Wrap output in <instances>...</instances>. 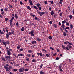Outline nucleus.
Returning a JSON list of instances; mask_svg holds the SVG:
<instances>
[{
  "label": "nucleus",
  "instance_id": "1",
  "mask_svg": "<svg viewBox=\"0 0 74 74\" xmlns=\"http://www.w3.org/2000/svg\"><path fill=\"white\" fill-rule=\"evenodd\" d=\"M65 48L67 50L70 51V49H71V48H72V46L68 45H67V47H66Z\"/></svg>",
  "mask_w": 74,
  "mask_h": 74
},
{
  "label": "nucleus",
  "instance_id": "2",
  "mask_svg": "<svg viewBox=\"0 0 74 74\" xmlns=\"http://www.w3.org/2000/svg\"><path fill=\"white\" fill-rule=\"evenodd\" d=\"M29 34H30L31 36H34V34H35L34 31H32L31 32H29Z\"/></svg>",
  "mask_w": 74,
  "mask_h": 74
},
{
  "label": "nucleus",
  "instance_id": "3",
  "mask_svg": "<svg viewBox=\"0 0 74 74\" xmlns=\"http://www.w3.org/2000/svg\"><path fill=\"white\" fill-rule=\"evenodd\" d=\"M3 43V44L4 45H6V44H10V43L9 41H5L4 42V41H3L2 42Z\"/></svg>",
  "mask_w": 74,
  "mask_h": 74
},
{
  "label": "nucleus",
  "instance_id": "4",
  "mask_svg": "<svg viewBox=\"0 0 74 74\" xmlns=\"http://www.w3.org/2000/svg\"><path fill=\"white\" fill-rule=\"evenodd\" d=\"M38 13L39 14L40 16H42V15L45 14V12H41L39 11L38 12Z\"/></svg>",
  "mask_w": 74,
  "mask_h": 74
},
{
  "label": "nucleus",
  "instance_id": "5",
  "mask_svg": "<svg viewBox=\"0 0 74 74\" xmlns=\"http://www.w3.org/2000/svg\"><path fill=\"white\" fill-rule=\"evenodd\" d=\"M4 69H6V71L8 72L9 71V72H10V69L8 67H6V66H4Z\"/></svg>",
  "mask_w": 74,
  "mask_h": 74
},
{
  "label": "nucleus",
  "instance_id": "6",
  "mask_svg": "<svg viewBox=\"0 0 74 74\" xmlns=\"http://www.w3.org/2000/svg\"><path fill=\"white\" fill-rule=\"evenodd\" d=\"M25 68H22L21 69H19V72H22L25 71Z\"/></svg>",
  "mask_w": 74,
  "mask_h": 74
},
{
  "label": "nucleus",
  "instance_id": "7",
  "mask_svg": "<svg viewBox=\"0 0 74 74\" xmlns=\"http://www.w3.org/2000/svg\"><path fill=\"white\" fill-rule=\"evenodd\" d=\"M14 31L12 30L11 32H10L8 33V34L10 36L12 34H14Z\"/></svg>",
  "mask_w": 74,
  "mask_h": 74
},
{
  "label": "nucleus",
  "instance_id": "8",
  "mask_svg": "<svg viewBox=\"0 0 74 74\" xmlns=\"http://www.w3.org/2000/svg\"><path fill=\"white\" fill-rule=\"evenodd\" d=\"M7 55L9 56H10L11 53V52L9 51V50H7Z\"/></svg>",
  "mask_w": 74,
  "mask_h": 74
},
{
  "label": "nucleus",
  "instance_id": "9",
  "mask_svg": "<svg viewBox=\"0 0 74 74\" xmlns=\"http://www.w3.org/2000/svg\"><path fill=\"white\" fill-rule=\"evenodd\" d=\"M5 58L6 59H10V56H6Z\"/></svg>",
  "mask_w": 74,
  "mask_h": 74
},
{
  "label": "nucleus",
  "instance_id": "10",
  "mask_svg": "<svg viewBox=\"0 0 74 74\" xmlns=\"http://www.w3.org/2000/svg\"><path fill=\"white\" fill-rule=\"evenodd\" d=\"M53 26L55 28H57L58 27V25L56 24H54Z\"/></svg>",
  "mask_w": 74,
  "mask_h": 74
},
{
  "label": "nucleus",
  "instance_id": "11",
  "mask_svg": "<svg viewBox=\"0 0 74 74\" xmlns=\"http://www.w3.org/2000/svg\"><path fill=\"white\" fill-rule=\"evenodd\" d=\"M9 34L7 33L6 34V38H7V39H8V38L9 37Z\"/></svg>",
  "mask_w": 74,
  "mask_h": 74
},
{
  "label": "nucleus",
  "instance_id": "12",
  "mask_svg": "<svg viewBox=\"0 0 74 74\" xmlns=\"http://www.w3.org/2000/svg\"><path fill=\"white\" fill-rule=\"evenodd\" d=\"M37 55H38V56H39V55H40V56H42V53H37Z\"/></svg>",
  "mask_w": 74,
  "mask_h": 74
},
{
  "label": "nucleus",
  "instance_id": "13",
  "mask_svg": "<svg viewBox=\"0 0 74 74\" xmlns=\"http://www.w3.org/2000/svg\"><path fill=\"white\" fill-rule=\"evenodd\" d=\"M15 19H18V15L16 14H15Z\"/></svg>",
  "mask_w": 74,
  "mask_h": 74
},
{
  "label": "nucleus",
  "instance_id": "14",
  "mask_svg": "<svg viewBox=\"0 0 74 74\" xmlns=\"http://www.w3.org/2000/svg\"><path fill=\"white\" fill-rule=\"evenodd\" d=\"M12 71H14V72H16V71H18V69H14L12 70Z\"/></svg>",
  "mask_w": 74,
  "mask_h": 74
},
{
  "label": "nucleus",
  "instance_id": "15",
  "mask_svg": "<svg viewBox=\"0 0 74 74\" xmlns=\"http://www.w3.org/2000/svg\"><path fill=\"white\" fill-rule=\"evenodd\" d=\"M51 15H53L54 14V12L53 11H52L51 12Z\"/></svg>",
  "mask_w": 74,
  "mask_h": 74
},
{
  "label": "nucleus",
  "instance_id": "16",
  "mask_svg": "<svg viewBox=\"0 0 74 74\" xmlns=\"http://www.w3.org/2000/svg\"><path fill=\"white\" fill-rule=\"evenodd\" d=\"M64 27H65V25H64V24H62V25L61 26L62 28V29H64Z\"/></svg>",
  "mask_w": 74,
  "mask_h": 74
},
{
  "label": "nucleus",
  "instance_id": "17",
  "mask_svg": "<svg viewBox=\"0 0 74 74\" xmlns=\"http://www.w3.org/2000/svg\"><path fill=\"white\" fill-rule=\"evenodd\" d=\"M63 35L65 36H67V34L66 33V32H63Z\"/></svg>",
  "mask_w": 74,
  "mask_h": 74
},
{
  "label": "nucleus",
  "instance_id": "18",
  "mask_svg": "<svg viewBox=\"0 0 74 74\" xmlns=\"http://www.w3.org/2000/svg\"><path fill=\"white\" fill-rule=\"evenodd\" d=\"M21 30V31H23H23H24V30H25V28H24V27H22Z\"/></svg>",
  "mask_w": 74,
  "mask_h": 74
},
{
  "label": "nucleus",
  "instance_id": "19",
  "mask_svg": "<svg viewBox=\"0 0 74 74\" xmlns=\"http://www.w3.org/2000/svg\"><path fill=\"white\" fill-rule=\"evenodd\" d=\"M9 7L10 8H11L12 9L13 8V7L11 5V4H10L9 5Z\"/></svg>",
  "mask_w": 74,
  "mask_h": 74
},
{
  "label": "nucleus",
  "instance_id": "20",
  "mask_svg": "<svg viewBox=\"0 0 74 74\" xmlns=\"http://www.w3.org/2000/svg\"><path fill=\"white\" fill-rule=\"evenodd\" d=\"M66 42H67V43L69 44L70 45H73V44L71 43V42H68V41H67Z\"/></svg>",
  "mask_w": 74,
  "mask_h": 74
},
{
  "label": "nucleus",
  "instance_id": "21",
  "mask_svg": "<svg viewBox=\"0 0 74 74\" xmlns=\"http://www.w3.org/2000/svg\"><path fill=\"white\" fill-rule=\"evenodd\" d=\"M70 27L71 29H73V25H72V24L70 25Z\"/></svg>",
  "mask_w": 74,
  "mask_h": 74
},
{
  "label": "nucleus",
  "instance_id": "22",
  "mask_svg": "<svg viewBox=\"0 0 74 74\" xmlns=\"http://www.w3.org/2000/svg\"><path fill=\"white\" fill-rule=\"evenodd\" d=\"M27 9L28 10H31V8H30V7L28 6L27 7Z\"/></svg>",
  "mask_w": 74,
  "mask_h": 74
},
{
  "label": "nucleus",
  "instance_id": "23",
  "mask_svg": "<svg viewBox=\"0 0 74 74\" xmlns=\"http://www.w3.org/2000/svg\"><path fill=\"white\" fill-rule=\"evenodd\" d=\"M27 55L28 56V58H31V57H32V56L30 54H27Z\"/></svg>",
  "mask_w": 74,
  "mask_h": 74
},
{
  "label": "nucleus",
  "instance_id": "24",
  "mask_svg": "<svg viewBox=\"0 0 74 74\" xmlns=\"http://www.w3.org/2000/svg\"><path fill=\"white\" fill-rule=\"evenodd\" d=\"M48 38L49 40H52V36H49L48 37Z\"/></svg>",
  "mask_w": 74,
  "mask_h": 74
},
{
  "label": "nucleus",
  "instance_id": "25",
  "mask_svg": "<svg viewBox=\"0 0 74 74\" xmlns=\"http://www.w3.org/2000/svg\"><path fill=\"white\" fill-rule=\"evenodd\" d=\"M32 44H36V41L34 40L32 42Z\"/></svg>",
  "mask_w": 74,
  "mask_h": 74
},
{
  "label": "nucleus",
  "instance_id": "26",
  "mask_svg": "<svg viewBox=\"0 0 74 74\" xmlns=\"http://www.w3.org/2000/svg\"><path fill=\"white\" fill-rule=\"evenodd\" d=\"M65 22H66V20H64V21H62V24H65Z\"/></svg>",
  "mask_w": 74,
  "mask_h": 74
},
{
  "label": "nucleus",
  "instance_id": "27",
  "mask_svg": "<svg viewBox=\"0 0 74 74\" xmlns=\"http://www.w3.org/2000/svg\"><path fill=\"white\" fill-rule=\"evenodd\" d=\"M21 48V45H18V46L17 47V49H20V48Z\"/></svg>",
  "mask_w": 74,
  "mask_h": 74
},
{
  "label": "nucleus",
  "instance_id": "28",
  "mask_svg": "<svg viewBox=\"0 0 74 74\" xmlns=\"http://www.w3.org/2000/svg\"><path fill=\"white\" fill-rule=\"evenodd\" d=\"M4 10L5 11H8V8H5Z\"/></svg>",
  "mask_w": 74,
  "mask_h": 74
},
{
  "label": "nucleus",
  "instance_id": "29",
  "mask_svg": "<svg viewBox=\"0 0 74 74\" xmlns=\"http://www.w3.org/2000/svg\"><path fill=\"white\" fill-rule=\"evenodd\" d=\"M36 5L38 7H40V4L39 3H37L36 4Z\"/></svg>",
  "mask_w": 74,
  "mask_h": 74
},
{
  "label": "nucleus",
  "instance_id": "30",
  "mask_svg": "<svg viewBox=\"0 0 74 74\" xmlns=\"http://www.w3.org/2000/svg\"><path fill=\"white\" fill-rule=\"evenodd\" d=\"M69 18L70 19H72V15L71 14L69 15Z\"/></svg>",
  "mask_w": 74,
  "mask_h": 74
},
{
  "label": "nucleus",
  "instance_id": "31",
  "mask_svg": "<svg viewBox=\"0 0 74 74\" xmlns=\"http://www.w3.org/2000/svg\"><path fill=\"white\" fill-rule=\"evenodd\" d=\"M37 41H39V42L41 41V39H40V38H37Z\"/></svg>",
  "mask_w": 74,
  "mask_h": 74
},
{
  "label": "nucleus",
  "instance_id": "32",
  "mask_svg": "<svg viewBox=\"0 0 74 74\" xmlns=\"http://www.w3.org/2000/svg\"><path fill=\"white\" fill-rule=\"evenodd\" d=\"M34 8L36 9V10H38V8L36 6H34Z\"/></svg>",
  "mask_w": 74,
  "mask_h": 74
},
{
  "label": "nucleus",
  "instance_id": "33",
  "mask_svg": "<svg viewBox=\"0 0 74 74\" xmlns=\"http://www.w3.org/2000/svg\"><path fill=\"white\" fill-rule=\"evenodd\" d=\"M62 48H63L64 49H65V50H66V48H65V46L62 45Z\"/></svg>",
  "mask_w": 74,
  "mask_h": 74
},
{
  "label": "nucleus",
  "instance_id": "34",
  "mask_svg": "<svg viewBox=\"0 0 74 74\" xmlns=\"http://www.w3.org/2000/svg\"><path fill=\"white\" fill-rule=\"evenodd\" d=\"M40 73L41 74H45V72H43V71H40Z\"/></svg>",
  "mask_w": 74,
  "mask_h": 74
},
{
  "label": "nucleus",
  "instance_id": "35",
  "mask_svg": "<svg viewBox=\"0 0 74 74\" xmlns=\"http://www.w3.org/2000/svg\"><path fill=\"white\" fill-rule=\"evenodd\" d=\"M2 60H3V61H6V60L5 59V58H2Z\"/></svg>",
  "mask_w": 74,
  "mask_h": 74
},
{
  "label": "nucleus",
  "instance_id": "36",
  "mask_svg": "<svg viewBox=\"0 0 74 74\" xmlns=\"http://www.w3.org/2000/svg\"><path fill=\"white\" fill-rule=\"evenodd\" d=\"M28 52L29 53H32V50H29L28 51Z\"/></svg>",
  "mask_w": 74,
  "mask_h": 74
},
{
  "label": "nucleus",
  "instance_id": "37",
  "mask_svg": "<svg viewBox=\"0 0 74 74\" xmlns=\"http://www.w3.org/2000/svg\"><path fill=\"white\" fill-rule=\"evenodd\" d=\"M26 61H29L30 60V59H29V58H28L26 59Z\"/></svg>",
  "mask_w": 74,
  "mask_h": 74
},
{
  "label": "nucleus",
  "instance_id": "38",
  "mask_svg": "<svg viewBox=\"0 0 74 74\" xmlns=\"http://www.w3.org/2000/svg\"><path fill=\"white\" fill-rule=\"evenodd\" d=\"M43 65H44V64H42L40 65V68H42V66H43Z\"/></svg>",
  "mask_w": 74,
  "mask_h": 74
},
{
  "label": "nucleus",
  "instance_id": "39",
  "mask_svg": "<svg viewBox=\"0 0 74 74\" xmlns=\"http://www.w3.org/2000/svg\"><path fill=\"white\" fill-rule=\"evenodd\" d=\"M60 16H62L63 15V13H60L59 14Z\"/></svg>",
  "mask_w": 74,
  "mask_h": 74
},
{
  "label": "nucleus",
  "instance_id": "40",
  "mask_svg": "<svg viewBox=\"0 0 74 74\" xmlns=\"http://www.w3.org/2000/svg\"><path fill=\"white\" fill-rule=\"evenodd\" d=\"M20 55V56H25V55L23 54L22 53H21Z\"/></svg>",
  "mask_w": 74,
  "mask_h": 74
},
{
  "label": "nucleus",
  "instance_id": "41",
  "mask_svg": "<svg viewBox=\"0 0 74 74\" xmlns=\"http://www.w3.org/2000/svg\"><path fill=\"white\" fill-rule=\"evenodd\" d=\"M44 3L45 4H47L48 3V2L47 1H44Z\"/></svg>",
  "mask_w": 74,
  "mask_h": 74
},
{
  "label": "nucleus",
  "instance_id": "42",
  "mask_svg": "<svg viewBox=\"0 0 74 74\" xmlns=\"http://www.w3.org/2000/svg\"><path fill=\"white\" fill-rule=\"evenodd\" d=\"M14 19V17L12 16V18L11 19V20L13 21Z\"/></svg>",
  "mask_w": 74,
  "mask_h": 74
},
{
  "label": "nucleus",
  "instance_id": "43",
  "mask_svg": "<svg viewBox=\"0 0 74 74\" xmlns=\"http://www.w3.org/2000/svg\"><path fill=\"white\" fill-rule=\"evenodd\" d=\"M13 21L12 20H9V22L10 23H12V22Z\"/></svg>",
  "mask_w": 74,
  "mask_h": 74
},
{
  "label": "nucleus",
  "instance_id": "44",
  "mask_svg": "<svg viewBox=\"0 0 74 74\" xmlns=\"http://www.w3.org/2000/svg\"><path fill=\"white\" fill-rule=\"evenodd\" d=\"M30 5L32 6L33 5V2H30Z\"/></svg>",
  "mask_w": 74,
  "mask_h": 74
},
{
  "label": "nucleus",
  "instance_id": "45",
  "mask_svg": "<svg viewBox=\"0 0 74 74\" xmlns=\"http://www.w3.org/2000/svg\"><path fill=\"white\" fill-rule=\"evenodd\" d=\"M32 62H36V60H35V59H33L32 60Z\"/></svg>",
  "mask_w": 74,
  "mask_h": 74
},
{
  "label": "nucleus",
  "instance_id": "46",
  "mask_svg": "<svg viewBox=\"0 0 74 74\" xmlns=\"http://www.w3.org/2000/svg\"><path fill=\"white\" fill-rule=\"evenodd\" d=\"M46 56L47 57V58H49V54H46Z\"/></svg>",
  "mask_w": 74,
  "mask_h": 74
},
{
  "label": "nucleus",
  "instance_id": "47",
  "mask_svg": "<svg viewBox=\"0 0 74 74\" xmlns=\"http://www.w3.org/2000/svg\"><path fill=\"white\" fill-rule=\"evenodd\" d=\"M4 12L3 11L1 13V14L2 15H4Z\"/></svg>",
  "mask_w": 74,
  "mask_h": 74
},
{
  "label": "nucleus",
  "instance_id": "48",
  "mask_svg": "<svg viewBox=\"0 0 74 74\" xmlns=\"http://www.w3.org/2000/svg\"><path fill=\"white\" fill-rule=\"evenodd\" d=\"M10 26L11 27H12L13 26V25L12 23H10Z\"/></svg>",
  "mask_w": 74,
  "mask_h": 74
},
{
  "label": "nucleus",
  "instance_id": "49",
  "mask_svg": "<svg viewBox=\"0 0 74 74\" xmlns=\"http://www.w3.org/2000/svg\"><path fill=\"white\" fill-rule=\"evenodd\" d=\"M7 21H8V18H6L5 19V22H7Z\"/></svg>",
  "mask_w": 74,
  "mask_h": 74
},
{
  "label": "nucleus",
  "instance_id": "50",
  "mask_svg": "<svg viewBox=\"0 0 74 74\" xmlns=\"http://www.w3.org/2000/svg\"><path fill=\"white\" fill-rule=\"evenodd\" d=\"M50 49H52V50H54L55 49H54L53 48L50 47Z\"/></svg>",
  "mask_w": 74,
  "mask_h": 74
},
{
  "label": "nucleus",
  "instance_id": "51",
  "mask_svg": "<svg viewBox=\"0 0 74 74\" xmlns=\"http://www.w3.org/2000/svg\"><path fill=\"white\" fill-rule=\"evenodd\" d=\"M4 34V32L3 31H2L1 32V34L3 35Z\"/></svg>",
  "mask_w": 74,
  "mask_h": 74
},
{
  "label": "nucleus",
  "instance_id": "52",
  "mask_svg": "<svg viewBox=\"0 0 74 74\" xmlns=\"http://www.w3.org/2000/svg\"><path fill=\"white\" fill-rule=\"evenodd\" d=\"M59 68L60 69H62V65H59Z\"/></svg>",
  "mask_w": 74,
  "mask_h": 74
},
{
  "label": "nucleus",
  "instance_id": "53",
  "mask_svg": "<svg viewBox=\"0 0 74 74\" xmlns=\"http://www.w3.org/2000/svg\"><path fill=\"white\" fill-rule=\"evenodd\" d=\"M20 51H22L23 50V49L22 48H21L20 49Z\"/></svg>",
  "mask_w": 74,
  "mask_h": 74
},
{
  "label": "nucleus",
  "instance_id": "54",
  "mask_svg": "<svg viewBox=\"0 0 74 74\" xmlns=\"http://www.w3.org/2000/svg\"><path fill=\"white\" fill-rule=\"evenodd\" d=\"M9 68H10V69L11 70L12 69V66H10Z\"/></svg>",
  "mask_w": 74,
  "mask_h": 74
},
{
  "label": "nucleus",
  "instance_id": "55",
  "mask_svg": "<svg viewBox=\"0 0 74 74\" xmlns=\"http://www.w3.org/2000/svg\"><path fill=\"white\" fill-rule=\"evenodd\" d=\"M57 52H59V49H57Z\"/></svg>",
  "mask_w": 74,
  "mask_h": 74
},
{
  "label": "nucleus",
  "instance_id": "56",
  "mask_svg": "<svg viewBox=\"0 0 74 74\" xmlns=\"http://www.w3.org/2000/svg\"><path fill=\"white\" fill-rule=\"evenodd\" d=\"M28 70H29V69L27 68H26L25 70V71H28Z\"/></svg>",
  "mask_w": 74,
  "mask_h": 74
},
{
  "label": "nucleus",
  "instance_id": "57",
  "mask_svg": "<svg viewBox=\"0 0 74 74\" xmlns=\"http://www.w3.org/2000/svg\"><path fill=\"white\" fill-rule=\"evenodd\" d=\"M72 13L73 15H74V9H73L72 11Z\"/></svg>",
  "mask_w": 74,
  "mask_h": 74
},
{
  "label": "nucleus",
  "instance_id": "58",
  "mask_svg": "<svg viewBox=\"0 0 74 74\" xmlns=\"http://www.w3.org/2000/svg\"><path fill=\"white\" fill-rule=\"evenodd\" d=\"M59 71H63V69H60L59 70Z\"/></svg>",
  "mask_w": 74,
  "mask_h": 74
},
{
  "label": "nucleus",
  "instance_id": "59",
  "mask_svg": "<svg viewBox=\"0 0 74 74\" xmlns=\"http://www.w3.org/2000/svg\"><path fill=\"white\" fill-rule=\"evenodd\" d=\"M20 4L21 5H22V4H23V3H22V1H20Z\"/></svg>",
  "mask_w": 74,
  "mask_h": 74
},
{
  "label": "nucleus",
  "instance_id": "60",
  "mask_svg": "<svg viewBox=\"0 0 74 74\" xmlns=\"http://www.w3.org/2000/svg\"><path fill=\"white\" fill-rule=\"evenodd\" d=\"M9 52H11L12 51V49H9Z\"/></svg>",
  "mask_w": 74,
  "mask_h": 74
},
{
  "label": "nucleus",
  "instance_id": "61",
  "mask_svg": "<svg viewBox=\"0 0 74 74\" xmlns=\"http://www.w3.org/2000/svg\"><path fill=\"white\" fill-rule=\"evenodd\" d=\"M62 2L61 1H60L59 2V4H62Z\"/></svg>",
  "mask_w": 74,
  "mask_h": 74
},
{
  "label": "nucleus",
  "instance_id": "62",
  "mask_svg": "<svg viewBox=\"0 0 74 74\" xmlns=\"http://www.w3.org/2000/svg\"><path fill=\"white\" fill-rule=\"evenodd\" d=\"M66 25H68V26H69V24L67 22H66Z\"/></svg>",
  "mask_w": 74,
  "mask_h": 74
},
{
  "label": "nucleus",
  "instance_id": "63",
  "mask_svg": "<svg viewBox=\"0 0 74 74\" xmlns=\"http://www.w3.org/2000/svg\"><path fill=\"white\" fill-rule=\"evenodd\" d=\"M59 57H56V60H59Z\"/></svg>",
  "mask_w": 74,
  "mask_h": 74
},
{
  "label": "nucleus",
  "instance_id": "64",
  "mask_svg": "<svg viewBox=\"0 0 74 74\" xmlns=\"http://www.w3.org/2000/svg\"><path fill=\"white\" fill-rule=\"evenodd\" d=\"M49 10H52V8L51 7L49 8Z\"/></svg>",
  "mask_w": 74,
  "mask_h": 74
}]
</instances>
